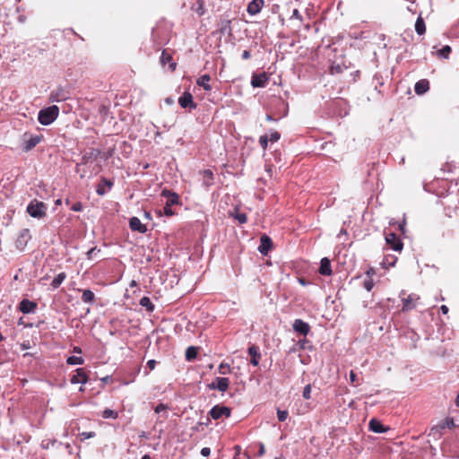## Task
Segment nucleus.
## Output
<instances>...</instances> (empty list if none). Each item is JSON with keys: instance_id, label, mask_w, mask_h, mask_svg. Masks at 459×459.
<instances>
[{"instance_id": "obj_2", "label": "nucleus", "mask_w": 459, "mask_h": 459, "mask_svg": "<svg viewBox=\"0 0 459 459\" xmlns=\"http://www.w3.org/2000/svg\"><path fill=\"white\" fill-rule=\"evenodd\" d=\"M47 205L37 199L32 200L27 206V212L32 218L42 219L47 215Z\"/></svg>"}, {"instance_id": "obj_16", "label": "nucleus", "mask_w": 459, "mask_h": 459, "mask_svg": "<svg viewBox=\"0 0 459 459\" xmlns=\"http://www.w3.org/2000/svg\"><path fill=\"white\" fill-rule=\"evenodd\" d=\"M112 181L106 178H102L101 182L97 186L96 192L99 195H104L112 188Z\"/></svg>"}, {"instance_id": "obj_42", "label": "nucleus", "mask_w": 459, "mask_h": 459, "mask_svg": "<svg viewBox=\"0 0 459 459\" xmlns=\"http://www.w3.org/2000/svg\"><path fill=\"white\" fill-rule=\"evenodd\" d=\"M163 212L166 216H172L174 214V212L170 205L165 204L163 208Z\"/></svg>"}, {"instance_id": "obj_53", "label": "nucleus", "mask_w": 459, "mask_h": 459, "mask_svg": "<svg viewBox=\"0 0 459 459\" xmlns=\"http://www.w3.org/2000/svg\"><path fill=\"white\" fill-rule=\"evenodd\" d=\"M440 310H441V312H442L444 315H446V314H447V313H448V310H449V309H448L447 306H446V305H442V306L440 307Z\"/></svg>"}, {"instance_id": "obj_10", "label": "nucleus", "mask_w": 459, "mask_h": 459, "mask_svg": "<svg viewBox=\"0 0 459 459\" xmlns=\"http://www.w3.org/2000/svg\"><path fill=\"white\" fill-rule=\"evenodd\" d=\"M292 327L296 333H299L304 336L307 335L310 330L309 325L301 319H295Z\"/></svg>"}, {"instance_id": "obj_24", "label": "nucleus", "mask_w": 459, "mask_h": 459, "mask_svg": "<svg viewBox=\"0 0 459 459\" xmlns=\"http://www.w3.org/2000/svg\"><path fill=\"white\" fill-rule=\"evenodd\" d=\"M248 353L252 357L250 360L251 364L254 366H257L259 364V360L261 358V355L258 352L257 348L255 346L249 347Z\"/></svg>"}, {"instance_id": "obj_43", "label": "nucleus", "mask_w": 459, "mask_h": 459, "mask_svg": "<svg viewBox=\"0 0 459 459\" xmlns=\"http://www.w3.org/2000/svg\"><path fill=\"white\" fill-rule=\"evenodd\" d=\"M41 141V136L36 135L28 139L26 143H39Z\"/></svg>"}, {"instance_id": "obj_38", "label": "nucleus", "mask_w": 459, "mask_h": 459, "mask_svg": "<svg viewBox=\"0 0 459 459\" xmlns=\"http://www.w3.org/2000/svg\"><path fill=\"white\" fill-rule=\"evenodd\" d=\"M303 397L307 400L310 399L311 397V385H307L303 389Z\"/></svg>"}, {"instance_id": "obj_12", "label": "nucleus", "mask_w": 459, "mask_h": 459, "mask_svg": "<svg viewBox=\"0 0 459 459\" xmlns=\"http://www.w3.org/2000/svg\"><path fill=\"white\" fill-rule=\"evenodd\" d=\"M129 227L133 231H138L140 233H145L147 231V227L143 224L137 217H132L129 220Z\"/></svg>"}, {"instance_id": "obj_44", "label": "nucleus", "mask_w": 459, "mask_h": 459, "mask_svg": "<svg viewBox=\"0 0 459 459\" xmlns=\"http://www.w3.org/2000/svg\"><path fill=\"white\" fill-rule=\"evenodd\" d=\"M100 250L97 249L96 247H93V248H91L88 252H87V258L88 259H91L93 257V255L96 254V253H99Z\"/></svg>"}, {"instance_id": "obj_62", "label": "nucleus", "mask_w": 459, "mask_h": 459, "mask_svg": "<svg viewBox=\"0 0 459 459\" xmlns=\"http://www.w3.org/2000/svg\"><path fill=\"white\" fill-rule=\"evenodd\" d=\"M4 340L3 334L0 333V342Z\"/></svg>"}, {"instance_id": "obj_23", "label": "nucleus", "mask_w": 459, "mask_h": 459, "mask_svg": "<svg viewBox=\"0 0 459 459\" xmlns=\"http://www.w3.org/2000/svg\"><path fill=\"white\" fill-rule=\"evenodd\" d=\"M160 63L162 65L169 64L171 71H174L177 66L176 63L172 60V56L166 51H163L161 54Z\"/></svg>"}, {"instance_id": "obj_40", "label": "nucleus", "mask_w": 459, "mask_h": 459, "mask_svg": "<svg viewBox=\"0 0 459 459\" xmlns=\"http://www.w3.org/2000/svg\"><path fill=\"white\" fill-rule=\"evenodd\" d=\"M169 409V407L164 404V403H159L156 407H155V412L156 413H160V412H166L167 410Z\"/></svg>"}, {"instance_id": "obj_51", "label": "nucleus", "mask_w": 459, "mask_h": 459, "mask_svg": "<svg viewBox=\"0 0 459 459\" xmlns=\"http://www.w3.org/2000/svg\"><path fill=\"white\" fill-rule=\"evenodd\" d=\"M242 58L243 59L250 58V52L248 50H244L242 53Z\"/></svg>"}, {"instance_id": "obj_58", "label": "nucleus", "mask_w": 459, "mask_h": 459, "mask_svg": "<svg viewBox=\"0 0 459 459\" xmlns=\"http://www.w3.org/2000/svg\"><path fill=\"white\" fill-rule=\"evenodd\" d=\"M142 459H152L149 455H144Z\"/></svg>"}, {"instance_id": "obj_46", "label": "nucleus", "mask_w": 459, "mask_h": 459, "mask_svg": "<svg viewBox=\"0 0 459 459\" xmlns=\"http://www.w3.org/2000/svg\"><path fill=\"white\" fill-rule=\"evenodd\" d=\"M157 362L155 359H149L147 361V367L150 368V370H153L155 368Z\"/></svg>"}, {"instance_id": "obj_32", "label": "nucleus", "mask_w": 459, "mask_h": 459, "mask_svg": "<svg viewBox=\"0 0 459 459\" xmlns=\"http://www.w3.org/2000/svg\"><path fill=\"white\" fill-rule=\"evenodd\" d=\"M102 417L104 419H117L118 417V413L111 409H105L102 411Z\"/></svg>"}, {"instance_id": "obj_59", "label": "nucleus", "mask_w": 459, "mask_h": 459, "mask_svg": "<svg viewBox=\"0 0 459 459\" xmlns=\"http://www.w3.org/2000/svg\"><path fill=\"white\" fill-rule=\"evenodd\" d=\"M136 285V281H132L131 283H130V286L133 287V286H135Z\"/></svg>"}, {"instance_id": "obj_35", "label": "nucleus", "mask_w": 459, "mask_h": 459, "mask_svg": "<svg viewBox=\"0 0 459 459\" xmlns=\"http://www.w3.org/2000/svg\"><path fill=\"white\" fill-rule=\"evenodd\" d=\"M218 371L220 374L221 375H226V374H229L230 373L231 369H230V367L229 364L227 363H221L220 366H219V368H218Z\"/></svg>"}, {"instance_id": "obj_47", "label": "nucleus", "mask_w": 459, "mask_h": 459, "mask_svg": "<svg viewBox=\"0 0 459 459\" xmlns=\"http://www.w3.org/2000/svg\"><path fill=\"white\" fill-rule=\"evenodd\" d=\"M291 19L295 18V19H298V20H301L302 17H301V14L299 13V10L298 9H294L293 12H292V14H291Z\"/></svg>"}, {"instance_id": "obj_13", "label": "nucleus", "mask_w": 459, "mask_h": 459, "mask_svg": "<svg viewBox=\"0 0 459 459\" xmlns=\"http://www.w3.org/2000/svg\"><path fill=\"white\" fill-rule=\"evenodd\" d=\"M268 77L264 73L259 74H253L251 78V85L255 88L264 87L266 85Z\"/></svg>"}, {"instance_id": "obj_1", "label": "nucleus", "mask_w": 459, "mask_h": 459, "mask_svg": "<svg viewBox=\"0 0 459 459\" xmlns=\"http://www.w3.org/2000/svg\"><path fill=\"white\" fill-rule=\"evenodd\" d=\"M59 114V108L56 105L43 108L39 112L38 119L41 125L48 126L53 123Z\"/></svg>"}, {"instance_id": "obj_8", "label": "nucleus", "mask_w": 459, "mask_h": 459, "mask_svg": "<svg viewBox=\"0 0 459 459\" xmlns=\"http://www.w3.org/2000/svg\"><path fill=\"white\" fill-rule=\"evenodd\" d=\"M178 104L183 108H195L196 105L193 100V97L190 92L186 91L184 92L178 99Z\"/></svg>"}, {"instance_id": "obj_57", "label": "nucleus", "mask_w": 459, "mask_h": 459, "mask_svg": "<svg viewBox=\"0 0 459 459\" xmlns=\"http://www.w3.org/2000/svg\"><path fill=\"white\" fill-rule=\"evenodd\" d=\"M455 404L459 407V394H457L455 398Z\"/></svg>"}, {"instance_id": "obj_19", "label": "nucleus", "mask_w": 459, "mask_h": 459, "mask_svg": "<svg viewBox=\"0 0 459 459\" xmlns=\"http://www.w3.org/2000/svg\"><path fill=\"white\" fill-rule=\"evenodd\" d=\"M280 134L277 131H273L269 134H265L260 136L259 143H268L269 142L275 143L280 140Z\"/></svg>"}, {"instance_id": "obj_33", "label": "nucleus", "mask_w": 459, "mask_h": 459, "mask_svg": "<svg viewBox=\"0 0 459 459\" xmlns=\"http://www.w3.org/2000/svg\"><path fill=\"white\" fill-rule=\"evenodd\" d=\"M204 183L207 186L212 184V172L209 169L204 171Z\"/></svg>"}, {"instance_id": "obj_34", "label": "nucleus", "mask_w": 459, "mask_h": 459, "mask_svg": "<svg viewBox=\"0 0 459 459\" xmlns=\"http://www.w3.org/2000/svg\"><path fill=\"white\" fill-rule=\"evenodd\" d=\"M451 53V48L449 46H444L441 49L437 51V56L443 58H448L449 54Z\"/></svg>"}, {"instance_id": "obj_25", "label": "nucleus", "mask_w": 459, "mask_h": 459, "mask_svg": "<svg viewBox=\"0 0 459 459\" xmlns=\"http://www.w3.org/2000/svg\"><path fill=\"white\" fill-rule=\"evenodd\" d=\"M211 80L210 75L204 74L197 80V84L204 88V91H209L212 90L211 85L209 84V82Z\"/></svg>"}, {"instance_id": "obj_4", "label": "nucleus", "mask_w": 459, "mask_h": 459, "mask_svg": "<svg viewBox=\"0 0 459 459\" xmlns=\"http://www.w3.org/2000/svg\"><path fill=\"white\" fill-rule=\"evenodd\" d=\"M230 379L228 377H215L214 380L208 384L207 387L210 390H218L224 393L230 386Z\"/></svg>"}, {"instance_id": "obj_18", "label": "nucleus", "mask_w": 459, "mask_h": 459, "mask_svg": "<svg viewBox=\"0 0 459 459\" xmlns=\"http://www.w3.org/2000/svg\"><path fill=\"white\" fill-rule=\"evenodd\" d=\"M319 273L325 276H330L332 274L331 262L327 257L321 259Z\"/></svg>"}, {"instance_id": "obj_49", "label": "nucleus", "mask_w": 459, "mask_h": 459, "mask_svg": "<svg viewBox=\"0 0 459 459\" xmlns=\"http://www.w3.org/2000/svg\"><path fill=\"white\" fill-rule=\"evenodd\" d=\"M211 454V449L209 447H204L201 450V455L204 457L209 456Z\"/></svg>"}, {"instance_id": "obj_5", "label": "nucleus", "mask_w": 459, "mask_h": 459, "mask_svg": "<svg viewBox=\"0 0 459 459\" xmlns=\"http://www.w3.org/2000/svg\"><path fill=\"white\" fill-rule=\"evenodd\" d=\"M209 415L213 420H219L221 417L229 418L230 416V409L227 406L214 405L210 410Z\"/></svg>"}, {"instance_id": "obj_3", "label": "nucleus", "mask_w": 459, "mask_h": 459, "mask_svg": "<svg viewBox=\"0 0 459 459\" xmlns=\"http://www.w3.org/2000/svg\"><path fill=\"white\" fill-rule=\"evenodd\" d=\"M405 291L402 290L399 294L403 302L402 311L408 312L416 307L417 302L420 300V296L415 293H411L407 297H404Z\"/></svg>"}, {"instance_id": "obj_36", "label": "nucleus", "mask_w": 459, "mask_h": 459, "mask_svg": "<svg viewBox=\"0 0 459 459\" xmlns=\"http://www.w3.org/2000/svg\"><path fill=\"white\" fill-rule=\"evenodd\" d=\"M288 411H281V410H278L277 411V417H278V420L279 421H285L288 418Z\"/></svg>"}, {"instance_id": "obj_27", "label": "nucleus", "mask_w": 459, "mask_h": 459, "mask_svg": "<svg viewBox=\"0 0 459 459\" xmlns=\"http://www.w3.org/2000/svg\"><path fill=\"white\" fill-rule=\"evenodd\" d=\"M415 31L419 35H423L426 32V25L420 15L416 20Z\"/></svg>"}, {"instance_id": "obj_41", "label": "nucleus", "mask_w": 459, "mask_h": 459, "mask_svg": "<svg viewBox=\"0 0 459 459\" xmlns=\"http://www.w3.org/2000/svg\"><path fill=\"white\" fill-rule=\"evenodd\" d=\"M236 219L241 224L247 222V217L246 213H237L236 214Z\"/></svg>"}, {"instance_id": "obj_31", "label": "nucleus", "mask_w": 459, "mask_h": 459, "mask_svg": "<svg viewBox=\"0 0 459 459\" xmlns=\"http://www.w3.org/2000/svg\"><path fill=\"white\" fill-rule=\"evenodd\" d=\"M84 362V359L82 357L77 356H70L66 359V363L68 365H82Z\"/></svg>"}, {"instance_id": "obj_21", "label": "nucleus", "mask_w": 459, "mask_h": 459, "mask_svg": "<svg viewBox=\"0 0 459 459\" xmlns=\"http://www.w3.org/2000/svg\"><path fill=\"white\" fill-rule=\"evenodd\" d=\"M429 89V82L428 80H420L415 83L414 91L418 95L424 94Z\"/></svg>"}, {"instance_id": "obj_50", "label": "nucleus", "mask_w": 459, "mask_h": 459, "mask_svg": "<svg viewBox=\"0 0 459 459\" xmlns=\"http://www.w3.org/2000/svg\"><path fill=\"white\" fill-rule=\"evenodd\" d=\"M273 146H274V145H267V144L263 145V147H264V156H266V155H267V154L265 153V152H266L267 150H269V151H272V152H273Z\"/></svg>"}, {"instance_id": "obj_28", "label": "nucleus", "mask_w": 459, "mask_h": 459, "mask_svg": "<svg viewBox=\"0 0 459 459\" xmlns=\"http://www.w3.org/2000/svg\"><path fill=\"white\" fill-rule=\"evenodd\" d=\"M66 278V274L65 273H58L52 281L51 282V286L54 288V289H56L58 288L62 282L65 281V279Z\"/></svg>"}, {"instance_id": "obj_45", "label": "nucleus", "mask_w": 459, "mask_h": 459, "mask_svg": "<svg viewBox=\"0 0 459 459\" xmlns=\"http://www.w3.org/2000/svg\"><path fill=\"white\" fill-rule=\"evenodd\" d=\"M71 209L74 211V212H81L82 210V205L81 203L77 202V203H74Z\"/></svg>"}, {"instance_id": "obj_52", "label": "nucleus", "mask_w": 459, "mask_h": 459, "mask_svg": "<svg viewBox=\"0 0 459 459\" xmlns=\"http://www.w3.org/2000/svg\"><path fill=\"white\" fill-rule=\"evenodd\" d=\"M341 70H342V69H341V67H340L339 65H337V66H332V67H331V74H333L335 72H338V73H339V72H341Z\"/></svg>"}, {"instance_id": "obj_48", "label": "nucleus", "mask_w": 459, "mask_h": 459, "mask_svg": "<svg viewBox=\"0 0 459 459\" xmlns=\"http://www.w3.org/2000/svg\"><path fill=\"white\" fill-rule=\"evenodd\" d=\"M356 379H357V375L352 370L350 371V381L354 385H357V384H355Z\"/></svg>"}, {"instance_id": "obj_64", "label": "nucleus", "mask_w": 459, "mask_h": 459, "mask_svg": "<svg viewBox=\"0 0 459 459\" xmlns=\"http://www.w3.org/2000/svg\"><path fill=\"white\" fill-rule=\"evenodd\" d=\"M60 203H61V200H60V199L56 200V204H60Z\"/></svg>"}, {"instance_id": "obj_63", "label": "nucleus", "mask_w": 459, "mask_h": 459, "mask_svg": "<svg viewBox=\"0 0 459 459\" xmlns=\"http://www.w3.org/2000/svg\"><path fill=\"white\" fill-rule=\"evenodd\" d=\"M299 282H300L301 284H303V285L305 284V281H304V280H302V279H300V280H299Z\"/></svg>"}, {"instance_id": "obj_20", "label": "nucleus", "mask_w": 459, "mask_h": 459, "mask_svg": "<svg viewBox=\"0 0 459 459\" xmlns=\"http://www.w3.org/2000/svg\"><path fill=\"white\" fill-rule=\"evenodd\" d=\"M369 429L375 433H385L388 428L385 427L379 420L372 419L369 421Z\"/></svg>"}, {"instance_id": "obj_15", "label": "nucleus", "mask_w": 459, "mask_h": 459, "mask_svg": "<svg viewBox=\"0 0 459 459\" xmlns=\"http://www.w3.org/2000/svg\"><path fill=\"white\" fill-rule=\"evenodd\" d=\"M161 195L163 197H166V199H167L165 204L172 206L174 204H178L179 202L178 195L176 193L170 192L169 190H166V189L162 190Z\"/></svg>"}, {"instance_id": "obj_37", "label": "nucleus", "mask_w": 459, "mask_h": 459, "mask_svg": "<svg viewBox=\"0 0 459 459\" xmlns=\"http://www.w3.org/2000/svg\"><path fill=\"white\" fill-rule=\"evenodd\" d=\"M363 287H364L368 291H370V290L373 289V287H374V283H373L372 279L368 278V279L364 280V281H363Z\"/></svg>"}, {"instance_id": "obj_30", "label": "nucleus", "mask_w": 459, "mask_h": 459, "mask_svg": "<svg viewBox=\"0 0 459 459\" xmlns=\"http://www.w3.org/2000/svg\"><path fill=\"white\" fill-rule=\"evenodd\" d=\"M197 355V350L195 347H188L186 351V360L190 361L196 358Z\"/></svg>"}, {"instance_id": "obj_61", "label": "nucleus", "mask_w": 459, "mask_h": 459, "mask_svg": "<svg viewBox=\"0 0 459 459\" xmlns=\"http://www.w3.org/2000/svg\"><path fill=\"white\" fill-rule=\"evenodd\" d=\"M266 118H267V120H269V121H271V120L273 119V118H272V117H271L270 115H267Z\"/></svg>"}, {"instance_id": "obj_7", "label": "nucleus", "mask_w": 459, "mask_h": 459, "mask_svg": "<svg viewBox=\"0 0 459 459\" xmlns=\"http://www.w3.org/2000/svg\"><path fill=\"white\" fill-rule=\"evenodd\" d=\"M455 426V420L453 418L447 417L444 420L440 421L438 424L434 426L431 429V432L434 434H441L442 430L445 429H453Z\"/></svg>"}, {"instance_id": "obj_9", "label": "nucleus", "mask_w": 459, "mask_h": 459, "mask_svg": "<svg viewBox=\"0 0 459 459\" xmlns=\"http://www.w3.org/2000/svg\"><path fill=\"white\" fill-rule=\"evenodd\" d=\"M68 98H69L68 92L63 88H58V89L51 91L50 96H49V100L53 102H61V101L67 100Z\"/></svg>"}, {"instance_id": "obj_60", "label": "nucleus", "mask_w": 459, "mask_h": 459, "mask_svg": "<svg viewBox=\"0 0 459 459\" xmlns=\"http://www.w3.org/2000/svg\"><path fill=\"white\" fill-rule=\"evenodd\" d=\"M22 348L24 350V349H28V348H29V346H28V345H26V344H22Z\"/></svg>"}, {"instance_id": "obj_26", "label": "nucleus", "mask_w": 459, "mask_h": 459, "mask_svg": "<svg viewBox=\"0 0 459 459\" xmlns=\"http://www.w3.org/2000/svg\"><path fill=\"white\" fill-rule=\"evenodd\" d=\"M82 300L87 304H92L95 300V294L91 290H83Z\"/></svg>"}, {"instance_id": "obj_56", "label": "nucleus", "mask_w": 459, "mask_h": 459, "mask_svg": "<svg viewBox=\"0 0 459 459\" xmlns=\"http://www.w3.org/2000/svg\"><path fill=\"white\" fill-rule=\"evenodd\" d=\"M34 145H25L24 152H29Z\"/></svg>"}, {"instance_id": "obj_29", "label": "nucleus", "mask_w": 459, "mask_h": 459, "mask_svg": "<svg viewBox=\"0 0 459 459\" xmlns=\"http://www.w3.org/2000/svg\"><path fill=\"white\" fill-rule=\"evenodd\" d=\"M140 305L145 307L148 311H153L154 309V305L148 297H143L140 299Z\"/></svg>"}, {"instance_id": "obj_39", "label": "nucleus", "mask_w": 459, "mask_h": 459, "mask_svg": "<svg viewBox=\"0 0 459 459\" xmlns=\"http://www.w3.org/2000/svg\"><path fill=\"white\" fill-rule=\"evenodd\" d=\"M96 436V433L93 432V431H89V432H82L80 434V437H81V439L83 440V439H88V438H91V437H94Z\"/></svg>"}, {"instance_id": "obj_54", "label": "nucleus", "mask_w": 459, "mask_h": 459, "mask_svg": "<svg viewBox=\"0 0 459 459\" xmlns=\"http://www.w3.org/2000/svg\"><path fill=\"white\" fill-rule=\"evenodd\" d=\"M73 352L77 353V354H81L82 353V349L80 347H78V346H74L73 348Z\"/></svg>"}, {"instance_id": "obj_11", "label": "nucleus", "mask_w": 459, "mask_h": 459, "mask_svg": "<svg viewBox=\"0 0 459 459\" xmlns=\"http://www.w3.org/2000/svg\"><path fill=\"white\" fill-rule=\"evenodd\" d=\"M37 307V303L29 299H22L19 304V309L23 314L34 313Z\"/></svg>"}, {"instance_id": "obj_22", "label": "nucleus", "mask_w": 459, "mask_h": 459, "mask_svg": "<svg viewBox=\"0 0 459 459\" xmlns=\"http://www.w3.org/2000/svg\"><path fill=\"white\" fill-rule=\"evenodd\" d=\"M271 246H272L271 238L266 235L262 236L261 237V244L258 247L259 252L264 255L267 254Z\"/></svg>"}, {"instance_id": "obj_6", "label": "nucleus", "mask_w": 459, "mask_h": 459, "mask_svg": "<svg viewBox=\"0 0 459 459\" xmlns=\"http://www.w3.org/2000/svg\"><path fill=\"white\" fill-rule=\"evenodd\" d=\"M386 244L390 245L391 248L394 251H401L403 247V244L398 238L395 233L390 232L385 234Z\"/></svg>"}, {"instance_id": "obj_55", "label": "nucleus", "mask_w": 459, "mask_h": 459, "mask_svg": "<svg viewBox=\"0 0 459 459\" xmlns=\"http://www.w3.org/2000/svg\"><path fill=\"white\" fill-rule=\"evenodd\" d=\"M143 215L148 220L152 219V215H151V213L149 212H144Z\"/></svg>"}, {"instance_id": "obj_14", "label": "nucleus", "mask_w": 459, "mask_h": 459, "mask_svg": "<svg viewBox=\"0 0 459 459\" xmlns=\"http://www.w3.org/2000/svg\"><path fill=\"white\" fill-rule=\"evenodd\" d=\"M88 377L83 368H80L76 369V374L71 377L72 384H86Z\"/></svg>"}, {"instance_id": "obj_17", "label": "nucleus", "mask_w": 459, "mask_h": 459, "mask_svg": "<svg viewBox=\"0 0 459 459\" xmlns=\"http://www.w3.org/2000/svg\"><path fill=\"white\" fill-rule=\"evenodd\" d=\"M264 5V0H252L247 8V11L251 15L257 14Z\"/></svg>"}]
</instances>
